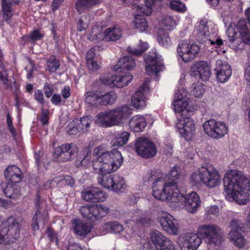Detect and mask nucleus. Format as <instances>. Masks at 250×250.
Wrapping results in <instances>:
<instances>
[{
	"instance_id": "45",
	"label": "nucleus",
	"mask_w": 250,
	"mask_h": 250,
	"mask_svg": "<svg viewBox=\"0 0 250 250\" xmlns=\"http://www.w3.org/2000/svg\"><path fill=\"white\" fill-rule=\"evenodd\" d=\"M46 65L50 73L55 72L60 67L59 62L57 60L55 56H50L46 61Z\"/></svg>"
},
{
	"instance_id": "64",
	"label": "nucleus",
	"mask_w": 250,
	"mask_h": 250,
	"mask_svg": "<svg viewBox=\"0 0 250 250\" xmlns=\"http://www.w3.org/2000/svg\"><path fill=\"white\" fill-rule=\"evenodd\" d=\"M79 131H81V130L79 129L78 125H77V124H75V125L74 122L71 124V125H70L69 129L67 131L68 133L70 135H75Z\"/></svg>"
},
{
	"instance_id": "33",
	"label": "nucleus",
	"mask_w": 250,
	"mask_h": 250,
	"mask_svg": "<svg viewBox=\"0 0 250 250\" xmlns=\"http://www.w3.org/2000/svg\"><path fill=\"white\" fill-rule=\"evenodd\" d=\"M73 229L75 233L81 236H85L92 229L91 225L84 223L79 219H75L73 222Z\"/></svg>"
},
{
	"instance_id": "10",
	"label": "nucleus",
	"mask_w": 250,
	"mask_h": 250,
	"mask_svg": "<svg viewBox=\"0 0 250 250\" xmlns=\"http://www.w3.org/2000/svg\"><path fill=\"white\" fill-rule=\"evenodd\" d=\"M200 180L207 187L213 188L219 185L220 178L217 171L209 164H205L198 169Z\"/></svg>"
},
{
	"instance_id": "62",
	"label": "nucleus",
	"mask_w": 250,
	"mask_h": 250,
	"mask_svg": "<svg viewBox=\"0 0 250 250\" xmlns=\"http://www.w3.org/2000/svg\"><path fill=\"white\" fill-rule=\"evenodd\" d=\"M35 99L41 104H43L45 101L43 98V95L42 91L40 90H37L34 93Z\"/></svg>"
},
{
	"instance_id": "48",
	"label": "nucleus",
	"mask_w": 250,
	"mask_h": 250,
	"mask_svg": "<svg viewBox=\"0 0 250 250\" xmlns=\"http://www.w3.org/2000/svg\"><path fill=\"white\" fill-rule=\"evenodd\" d=\"M229 238L234 245L239 248L243 247L245 245V238L241 234L229 236Z\"/></svg>"
},
{
	"instance_id": "32",
	"label": "nucleus",
	"mask_w": 250,
	"mask_h": 250,
	"mask_svg": "<svg viewBox=\"0 0 250 250\" xmlns=\"http://www.w3.org/2000/svg\"><path fill=\"white\" fill-rule=\"evenodd\" d=\"M122 30L117 26L107 28L104 31V40L106 42H114L122 36Z\"/></svg>"
},
{
	"instance_id": "9",
	"label": "nucleus",
	"mask_w": 250,
	"mask_h": 250,
	"mask_svg": "<svg viewBox=\"0 0 250 250\" xmlns=\"http://www.w3.org/2000/svg\"><path fill=\"white\" fill-rule=\"evenodd\" d=\"M196 40L200 43H206V44L214 45L215 47H220L223 44V40L221 39L211 40L209 37V32L208 22L206 20H201L197 29L193 32Z\"/></svg>"
},
{
	"instance_id": "11",
	"label": "nucleus",
	"mask_w": 250,
	"mask_h": 250,
	"mask_svg": "<svg viewBox=\"0 0 250 250\" xmlns=\"http://www.w3.org/2000/svg\"><path fill=\"white\" fill-rule=\"evenodd\" d=\"M200 234L207 239L208 244L218 245L221 243L223 238L220 229L215 225H203L200 227Z\"/></svg>"
},
{
	"instance_id": "23",
	"label": "nucleus",
	"mask_w": 250,
	"mask_h": 250,
	"mask_svg": "<svg viewBox=\"0 0 250 250\" xmlns=\"http://www.w3.org/2000/svg\"><path fill=\"white\" fill-rule=\"evenodd\" d=\"M37 202L36 203V207L37 208L35 214L32 219V227L34 230H37L39 229V226L43 227L45 225V221L47 220V215L44 213L42 214L40 211L41 208V204H42V201L40 199V197L38 193L36 197Z\"/></svg>"
},
{
	"instance_id": "15",
	"label": "nucleus",
	"mask_w": 250,
	"mask_h": 250,
	"mask_svg": "<svg viewBox=\"0 0 250 250\" xmlns=\"http://www.w3.org/2000/svg\"><path fill=\"white\" fill-rule=\"evenodd\" d=\"M135 149L139 155L145 158L152 157L157 152V148L154 143L145 137H140L137 140Z\"/></svg>"
},
{
	"instance_id": "52",
	"label": "nucleus",
	"mask_w": 250,
	"mask_h": 250,
	"mask_svg": "<svg viewBox=\"0 0 250 250\" xmlns=\"http://www.w3.org/2000/svg\"><path fill=\"white\" fill-rule=\"evenodd\" d=\"M90 24V19L88 16L81 17L77 23V28L79 31H82L85 30L87 28L89 24Z\"/></svg>"
},
{
	"instance_id": "27",
	"label": "nucleus",
	"mask_w": 250,
	"mask_h": 250,
	"mask_svg": "<svg viewBox=\"0 0 250 250\" xmlns=\"http://www.w3.org/2000/svg\"><path fill=\"white\" fill-rule=\"evenodd\" d=\"M0 187L5 196L10 198H15L20 193V188L17 183L9 182H2Z\"/></svg>"
},
{
	"instance_id": "14",
	"label": "nucleus",
	"mask_w": 250,
	"mask_h": 250,
	"mask_svg": "<svg viewBox=\"0 0 250 250\" xmlns=\"http://www.w3.org/2000/svg\"><path fill=\"white\" fill-rule=\"evenodd\" d=\"M177 51L182 60L186 62L192 61L198 54L199 47L193 43H190L187 41L179 42Z\"/></svg>"
},
{
	"instance_id": "39",
	"label": "nucleus",
	"mask_w": 250,
	"mask_h": 250,
	"mask_svg": "<svg viewBox=\"0 0 250 250\" xmlns=\"http://www.w3.org/2000/svg\"><path fill=\"white\" fill-rule=\"evenodd\" d=\"M129 136V133L126 131L118 133L112 141V145L118 146H123L127 143Z\"/></svg>"
},
{
	"instance_id": "12",
	"label": "nucleus",
	"mask_w": 250,
	"mask_h": 250,
	"mask_svg": "<svg viewBox=\"0 0 250 250\" xmlns=\"http://www.w3.org/2000/svg\"><path fill=\"white\" fill-rule=\"evenodd\" d=\"M145 61L146 63V73L148 75L155 74L158 77V73L162 71L164 68L161 56L158 55L156 50L149 52L145 57Z\"/></svg>"
},
{
	"instance_id": "46",
	"label": "nucleus",
	"mask_w": 250,
	"mask_h": 250,
	"mask_svg": "<svg viewBox=\"0 0 250 250\" xmlns=\"http://www.w3.org/2000/svg\"><path fill=\"white\" fill-rule=\"evenodd\" d=\"M138 46L139 48V49H133L132 47L128 46L126 50L128 53L132 55L135 56H140L141 55L148 47V44L146 42H143L142 41L140 42V43Z\"/></svg>"
},
{
	"instance_id": "57",
	"label": "nucleus",
	"mask_w": 250,
	"mask_h": 250,
	"mask_svg": "<svg viewBox=\"0 0 250 250\" xmlns=\"http://www.w3.org/2000/svg\"><path fill=\"white\" fill-rule=\"evenodd\" d=\"M58 183L61 185H65L72 187L74 183V179L70 176L66 175L62 177L61 179L58 178Z\"/></svg>"
},
{
	"instance_id": "44",
	"label": "nucleus",
	"mask_w": 250,
	"mask_h": 250,
	"mask_svg": "<svg viewBox=\"0 0 250 250\" xmlns=\"http://www.w3.org/2000/svg\"><path fill=\"white\" fill-rule=\"evenodd\" d=\"M67 150L62 157V162L69 161L74 158L78 150L77 146L73 144H66Z\"/></svg>"
},
{
	"instance_id": "43",
	"label": "nucleus",
	"mask_w": 250,
	"mask_h": 250,
	"mask_svg": "<svg viewBox=\"0 0 250 250\" xmlns=\"http://www.w3.org/2000/svg\"><path fill=\"white\" fill-rule=\"evenodd\" d=\"M116 94L114 92L110 91L106 93L102 92L101 101V105L112 104L116 101Z\"/></svg>"
},
{
	"instance_id": "55",
	"label": "nucleus",
	"mask_w": 250,
	"mask_h": 250,
	"mask_svg": "<svg viewBox=\"0 0 250 250\" xmlns=\"http://www.w3.org/2000/svg\"><path fill=\"white\" fill-rule=\"evenodd\" d=\"M94 192V202H103L106 199V194L99 188H93Z\"/></svg>"
},
{
	"instance_id": "18",
	"label": "nucleus",
	"mask_w": 250,
	"mask_h": 250,
	"mask_svg": "<svg viewBox=\"0 0 250 250\" xmlns=\"http://www.w3.org/2000/svg\"><path fill=\"white\" fill-rule=\"evenodd\" d=\"M179 242L181 250H196L202 240L196 234L188 233L180 237Z\"/></svg>"
},
{
	"instance_id": "36",
	"label": "nucleus",
	"mask_w": 250,
	"mask_h": 250,
	"mask_svg": "<svg viewBox=\"0 0 250 250\" xmlns=\"http://www.w3.org/2000/svg\"><path fill=\"white\" fill-rule=\"evenodd\" d=\"M116 76L115 87L122 88L126 86L133 79V76L130 72H126L125 75Z\"/></svg>"
},
{
	"instance_id": "59",
	"label": "nucleus",
	"mask_w": 250,
	"mask_h": 250,
	"mask_svg": "<svg viewBox=\"0 0 250 250\" xmlns=\"http://www.w3.org/2000/svg\"><path fill=\"white\" fill-rule=\"evenodd\" d=\"M43 35L40 33L37 30H35L31 32L28 37L29 40L31 41H35L42 39Z\"/></svg>"
},
{
	"instance_id": "6",
	"label": "nucleus",
	"mask_w": 250,
	"mask_h": 250,
	"mask_svg": "<svg viewBox=\"0 0 250 250\" xmlns=\"http://www.w3.org/2000/svg\"><path fill=\"white\" fill-rule=\"evenodd\" d=\"M236 28L239 32L238 36V33L233 31L231 36L230 30H229V45L235 52H241L245 49V45L250 43V32L245 20H240L236 25Z\"/></svg>"
},
{
	"instance_id": "4",
	"label": "nucleus",
	"mask_w": 250,
	"mask_h": 250,
	"mask_svg": "<svg viewBox=\"0 0 250 250\" xmlns=\"http://www.w3.org/2000/svg\"><path fill=\"white\" fill-rule=\"evenodd\" d=\"M131 113L126 106L118 107L114 109L99 113L96 116V123L104 127L115 125L127 118Z\"/></svg>"
},
{
	"instance_id": "35",
	"label": "nucleus",
	"mask_w": 250,
	"mask_h": 250,
	"mask_svg": "<svg viewBox=\"0 0 250 250\" xmlns=\"http://www.w3.org/2000/svg\"><path fill=\"white\" fill-rule=\"evenodd\" d=\"M230 231L229 236H233L234 234H241V232L245 231V225L240 220L233 218L231 219L230 223Z\"/></svg>"
},
{
	"instance_id": "21",
	"label": "nucleus",
	"mask_w": 250,
	"mask_h": 250,
	"mask_svg": "<svg viewBox=\"0 0 250 250\" xmlns=\"http://www.w3.org/2000/svg\"><path fill=\"white\" fill-rule=\"evenodd\" d=\"M217 80L221 83H224L231 75L230 66L226 62L219 60L216 61L214 68Z\"/></svg>"
},
{
	"instance_id": "49",
	"label": "nucleus",
	"mask_w": 250,
	"mask_h": 250,
	"mask_svg": "<svg viewBox=\"0 0 250 250\" xmlns=\"http://www.w3.org/2000/svg\"><path fill=\"white\" fill-rule=\"evenodd\" d=\"M100 80L101 83L103 84H107L112 87H115V75H112L110 74H104L101 77Z\"/></svg>"
},
{
	"instance_id": "60",
	"label": "nucleus",
	"mask_w": 250,
	"mask_h": 250,
	"mask_svg": "<svg viewBox=\"0 0 250 250\" xmlns=\"http://www.w3.org/2000/svg\"><path fill=\"white\" fill-rule=\"evenodd\" d=\"M219 212V209L218 206L213 205L208 207L206 208V212L208 215H217Z\"/></svg>"
},
{
	"instance_id": "28",
	"label": "nucleus",
	"mask_w": 250,
	"mask_h": 250,
	"mask_svg": "<svg viewBox=\"0 0 250 250\" xmlns=\"http://www.w3.org/2000/svg\"><path fill=\"white\" fill-rule=\"evenodd\" d=\"M129 125L130 130L134 132H141L146 126V122L144 116L137 115L130 119Z\"/></svg>"
},
{
	"instance_id": "34",
	"label": "nucleus",
	"mask_w": 250,
	"mask_h": 250,
	"mask_svg": "<svg viewBox=\"0 0 250 250\" xmlns=\"http://www.w3.org/2000/svg\"><path fill=\"white\" fill-rule=\"evenodd\" d=\"M102 1V0H77L75 3V8L79 13H82L100 4Z\"/></svg>"
},
{
	"instance_id": "54",
	"label": "nucleus",
	"mask_w": 250,
	"mask_h": 250,
	"mask_svg": "<svg viewBox=\"0 0 250 250\" xmlns=\"http://www.w3.org/2000/svg\"><path fill=\"white\" fill-rule=\"evenodd\" d=\"M67 150L66 144H63L55 149L54 155L59 158V160L62 162V157Z\"/></svg>"
},
{
	"instance_id": "2",
	"label": "nucleus",
	"mask_w": 250,
	"mask_h": 250,
	"mask_svg": "<svg viewBox=\"0 0 250 250\" xmlns=\"http://www.w3.org/2000/svg\"><path fill=\"white\" fill-rule=\"evenodd\" d=\"M223 184L226 198L230 201L246 204L250 201V180L241 172L232 171L226 174Z\"/></svg>"
},
{
	"instance_id": "16",
	"label": "nucleus",
	"mask_w": 250,
	"mask_h": 250,
	"mask_svg": "<svg viewBox=\"0 0 250 250\" xmlns=\"http://www.w3.org/2000/svg\"><path fill=\"white\" fill-rule=\"evenodd\" d=\"M153 244L157 250H174L173 243L161 232L153 230L150 234Z\"/></svg>"
},
{
	"instance_id": "29",
	"label": "nucleus",
	"mask_w": 250,
	"mask_h": 250,
	"mask_svg": "<svg viewBox=\"0 0 250 250\" xmlns=\"http://www.w3.org/2000/svg\"><path fill=\"white\" fill-rule=\"evenodd\" d=\"M135 65L134 59L130 56H126L119 60L117 64L114 67V69L119 72L125 69L131 70Z\"/></svg>"
},
{
	"instance_id": "24",
	"label": "nucleus",
	"mask_w": 250,
	"mask_h": 250,
	"mask_svg": "<svg viewBox=\"0 0 250 250\" xmlns=\"http://www.w3.org/2000/svg\"><path fill=\"white\" fill-rule=\"evenodd\" d=\"M147 81L142 84L138 90L131 96V104L136 108H143L146 106L144 93L148 88Z\"/></svg>"
},
{
	"instance_id": "13",
	"label": "nucleus",
	"mask_w": 250,
	"mask_h": 250,
	"mask_svg": "<svg viewBox=\"0 0 250 250\" xmlns=\"http://www.w3.org/2000/svg\"><path fill=\"white\" fill-rule=\"evenodd\" d=\"M205 133L208 136L219 139L228 132V128L223 122H217L214 119L206 121L203 125Z\"/></svg>"
},
{
	"instance_id": "50",
	"label": "nucleus",
	"mask_w": 250,
	"mask_h": 250,
	"mask_svg": "<svg viewBox=\"0 0 250 250\" xmlns=\"http://www.w3.org/2000/svg\"><path fill=\"white\" fill-rule=\"evenodd\" d=\"M204 91L203 86L200 83H193L191 87L190 93L195 97L202 96Z\"/></svg>"
},
{
	"instance_id": "42",
	"label": "nucleus",
	"mask_w": 250,
	"mask_h": 250,
	"mask_svg": "<svg viewBox=\"0 0 250 250\" xmlns=\"http://www.w3.org/2000/svg\"><path fill=\"white\" fill-rule=\"evenodd\" d=\"M89 40L99 42L104 40V32L102 33V28L100 27H94L92 28L90 34L88 36Z\"/></svg>"
},
{
	"instance_id": "1",
	"label": "nucleus",
	"mask_w": 250,
	"mask_h": 250,
	"mask_svg": "<svg viewBox=\"0 0 250 250\" xmlns=\"http://www.w3.org/2000/svg\"><path fill=\"white\" fill-rule=\"evenodd\" d=\"M93 154L95 157L92 161V165L99 175L98 183L110 190L122 191L126 185L125 179L118 174L111 175L117 170L122 165L123 158L121 152L115 149L107 151L99 146L94 148Z\"/></svg>"
},
{
	"instance_id": "40",
	"label": "nucleus",
	"mask_w": 250,
	"mask_h": 250,
	"mask_svg": "<svg viewBox=\"0 0 250 250\" xmlns=\"http://www.w3.org/2000/svg\"><path fill=\"white\" fill-rule=\"evenodd\" d=\"M4 57L0 49V80L6 88H8L7 71L3 63Z\"/></svg>"
},
{
	"instance_id": "31",
	"label": "nucleus",
	"mask_w": 250,
	"mask_h": 250,
	"mask_svg": "<svg viewBox=\"0 0 250 250\" xmlns=\"http://www.w3.org/2000/svg\"><path fill=\"white\" fill-rule=\"evenodd\" d=\"M159 2V0H145V5L134 3L132 9L134 11L139 12L145 15L149 16L152 12V7Z\"/></svg>"
},
{
	"instance_id": "41",
	"label": "nucleus",
	"mask_w": 250,
	"mask_h": 250,
	"mask_svg": "<svg viewBox=\"0 0 250 250\" xmlns=\"http://www.w3.org/2000/svg\"><path fill=\"white\" fill-rule=\"evenodd\" d=\"M135 15L134 24L136 28L141 32L144 31L147 28V22L146 19L143 17L142 13L137 12Z\"/></svg>"
},
{
	"instance_id": "7",
	"label": "nucleus",
	"mask_w": 250,
	"mask_h": 250,
	"mask_svg": "<svg viewBox=\"0 0 250 250\" xmlns=\"http://www.w3.org/2000/svg\"><path fill=\"white\" fill-rule=\"evenodd\" d=\"M1 227L0 244L13 243L19 238L20 231L19 224L14 217H10L2 223Z\"/></svg>"
},
{
	"instance_id": "20",
	"label": "nucleus",
	"mask_w": 250,
	"mask_h": 250,
	"mask_svg": "<svg viewBox=\"0 0 250 250\" xmlns=\"http://www.w3.org/2000/svg\"><path fill=\"white\" fill-rule=\"evenodd\" d=\"M211 74L210 68L206 62L201 61L192 66L190 75L196 79L206 81L210 77Z\"/></svg>"
},
{
	"instance_id": "37",
	"label": "nucleus",
	"mask_w": 250,
	"mask_h": 250,
	"mask_svg": "<svg viewBox=\"0 0 250 250\" xmlns=\"http://www.w3.org/2000/svg\"><path fill=\"white\" fill-rule=\"evenodd\" d=\"M92 122V118L90 116H84L80 119H76L74 120L75 125L77 124L79 129H80L81 131L84 133L88 131Z\"/></svg>"
},
{
	"instance_id": "30",
	"label": "nucleus",
	"mask_w": 250,
	"mask_h": 250,
	"mask_svg": "<svg viewBox=\"0 0 250 250\" xmlns=\"http://www.w3.org/2000/svg\"><path fill=\"white\" fill-rule=\"evenodd\" d=\"M102 91L100 90L89 91L84 94L85 102L94 107L101 105Z\"/></svg>"
},
{
	"instance_id": "63",
	"label": "nucleus",
	"mask_w": 250,
	"mask_h": 250,
	"mask_svg": "<svg viewBox=\"0 0 250 250\" xmlns=\"http://www.w3.org/2000/svg\"><path fill=\"white\" fill-rule=\"evenodd\" d=\"M49 111L47 109H42V115L40 118V121L43 125L47 124L48 121V115Z\"/></svg>"
},
{
	"instance_id": "51",
	"label": "nucleus",
	"mask_w": 250,
	"mask_h": 250,
	"mask_svg": "<svg viewBox=\"0 0 250 250\" xmlns=\"http://www.w3.org/2000/svg\"><path fill=\"white\" fill-rule=\"evenodd\" d=\"M106 229L113 233H120L123 230V226L118 222H110L105 224Z\"/></svg>"
},
{
	"instance_id": "53",
	"label": "nucleus",
	"mask_w": 250,
	"mask_h": 250,
	"mask_svg": "<svg viewBox=\"0 0 250 250\" xmlns=\"http://www.w3.org/2000/svg\"><path fill=\"white\" fill-rule=\"evenodd\" d=\"M162 24L166 29L170 30L176 25L175 21L171 16H166L162 19Z\"/></svg>"
},
{
	"instance_id": "3",
	"label": "nucleus",
	"mask_w": 250,
	"mask_h": 250,
	"mask_svg": "<svg viewBox=\"0 0 250 250\" xmlns=\"http://www.w3.org/2000/svg\"><path fill=\"white\" fill-rule=\"evenodd\" d=\"M161 175V173L158 170H150L144 178L145 182L147 181L152 184L153 195L156 199H166L169 205V198L173 196L175 191L173 190L166 177L163 178Z\"/></svg>"
},
{
	"instance_id": "38",
	"label": "nucleus",
	"mask_w": 250,
	"mask_h": 250,
	"mask_svg": "<svg viewBox=\"0 0 250 250\" xmlns=\"http://www.w3.org/2000/svg\"><path fill=\"white\" fill-rule=\"evenodd\" d=\"M1 11L3 19L8 21L11 19L13 14V9L8 0H1Z\"/></svg>"
},
{
	"instance_id": "61",
	"label": "nucleus",
	"mask_w": 250,
	"mask_h": 250,
	"mask_svg": "<svg viewBox=\"0 0 250 250\" xmlns=\"http://www.w3.org/2000/svg\"><path fill=\"white\" fill-rule=\"evenodd\" d=\"M43 91L45 96L47 98L50 97L53 93V88L52 86L47 83L44 84Z\"/></svg>"
},
{
	"instance_id": "22",
	"label": "nucleus",
	"mask_w": 250,
	"mask_h": 250,
	"mask_svg": "<svg viewBox=\"0 0 250 250\" xmlns=\"http://www.w3.org/2000/svg\"><path fill=\"white\" fill-rule=\"evenodd\" d=\"M188 92L187 90L182 89L175 92L174 100L172 104L175 112H182L187 108L188 103L187 101Z\"/></svg>"
},
{
	"instance_id": "5",
	"label": "nucleus",
	"mask_w": 250,
	"mask_h": 250,
	"mask_svg": "<svg viewBox=\"0 0 250 250\" xmlns=\"http://www.w3.org/2000/svg\"><path fill=\"white\" fill-rule=\"evenodd\" d=\"M169 206L174 209L185 208L190 213H195L200 206L201 201L198 194L191 192L184 196L179 192H175L173 196L169 198Z\"/></svg>"
},
{
	"instance_id": "25",
	"label": "nucleus",
	"mask_w": 250,
	"mask_h": 250,
	"mask_svg": "<svg viewBox=\"0 0 250 250\" xmlns=\"http://www.w3.org/2000/svg\"><path fill=\"white\" fill-rule=\"evenodd\" d=\"M5 179L9 182L18 183L22 178V173L21 169L15 166H11L6 168L4 171Z\"/></svg>"
},
{
	"instance_id": "47",
	"label": "nucleus",
	"mask_w": 250,
	"mask_h": 250,
	"mask_svg": "<svg viewBox=\"0 0 250 250\" xmlns=\"http://www.w3.org/2000/svg\"><path fill=\"white\" fill-rule=\"evenodd\" d=\"M157 41L161 45L164 46H167L171 43V40L168 33L163 30H160L158 31Z\"/></svg>"
},
{
	"instance_id": "17",
	"label": "nucleus",
	"mask_w": 250,
	"mask_h": 250,
	"mask_svg": "<svg viewBox=\"0 0 250 250\" xmlns=\"http://www.w3.org/2000/svg\"><path fill=\"white\" fill-rule=\"evenodd\" d=\"M159 222L163 229L171 235H177L179 225L176 219L166 213H163L159 217Z\"/></svg>"
},
{
	"instance_id": "58",
	"label": "nucleus",
	"mask_w": 250,
	"mask_h": 250,
	"mask_svg": "<svg viewBox=\"0 0 250 250\" xmlns=\"http://www.w3.org/2000/svg\"><path fill=\"white\" fill-rule=\"evenodd\" d=\"M83 199L86 201H92L94 202V192L93 188L91 189L87 190L83 193Z\"/></svg>"
},
{
	"instance_id": "19",
	"label": "nucleus",
	"mask_w": 250,
	"mask_h": 250,
	"mask_svg": "<svg viewBox=\"0 0 250 250\" xmlns=\"http://www.w3.org/2000/svg\"><path fill=\"white\" fill-rule=\"evenodd\" d=\"M176 126L181 135L187 140L191 139L195 132V124L192 119L186 118L180 120Z\"/></svg>"
},
{
	"instance_id": "8",
	"label": "nucleus",
	"mask_w": 250,
	"mask_h": 250,
	"mask_svg": "<svg viewBox=\"0 0 250 250\" xmlns=\"http://www.w3.org/2000/svg\"><path fill=\"white\" fill-rule=\"evenodd\" d=\"M80 211L83 217L94 221L106 216L110 212V209L103 204H91L82 206Z\"/></svg>"
},
{
	"instance_id": "56",
	"label": "nucleus",
	"mask_w": 250,
	"mask_h": 250,
	"mask_svg": "<svg viewBox=\"0 0 250 250\" xmlns=\"http://www.w3.org/2000/svg\"><path fill=\"white\" fill-rule=\"evenodd\" d=\"M170 8L178 12L186 11L185 5L180 0H172L170 3Z\"/></svg>"
},
{
	"instance_id": "26",
	"label": "nucleus",
	"mask_w": 250,
	"mask_h": 250,
	"mask_svg": "<svg viewBox=\"0 0 250 250\" xmlns=\"http://www.w3.org/2000/svg\"><path fill=\"white\" fill-rule=\"evenodd\" d=\"M180 169L178 166L173 167L170 170L168 174L165 177L175 192H179L178 187L180 182L179 173Z\"/></svg>"
}]
</instances>
